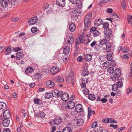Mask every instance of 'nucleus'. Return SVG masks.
<instances>
[{
	"label": "nucleus",
	"mask_w": 132,
	"mask_h": 132,
	"mask_svg": "<svg viewBox=\"0 0 132 132\" xmlns=\"http://www.w3.org/2000/svg\"><path fill=\"white\" fill-rule=\"evenodd\" d=\"M56 3L59 6L63 7L65 4V0H56Z\"/></svg>",
	"instance_id": "nucleus-9"
},
{
	"label": "nucleus",
	"mask_w": 132,
	"mask_h": 132,
	"mask_svg": "<svg viewBox=\"0 0 132 132\" xmlns=\"http://www.w3.org/2000/svg\"><path fill=\"white\" fill-rule=\"evenodd\" d=\"M75 121L76 125L78 126H82L83 125L84 122L83 120L81 118L77 119Z\"/></svg>",
	"instance_id": "nucleus-11"
},
{
	"label": "nucleus",
	"mask_w": 132,
	"mask_h": 132,
	"mask_svg": "<svg viewBox=\"0 0 132 132\" xmlns=\"http://www.w3.org/2000/svg\"><path fill=\"white\" fill-rule=\"evenodd\" d=\"M59 68L56 66H53L51 70V72L53 75H55L59 71Z\"/></svg>",
	"instance_id": "nucleus-8"
},
{
	"label": "nucleus",
	"mask_w": 132,
	"mask_h": 132,
	"mask_svg": "<svg viewBox=\"0 0 132 132\" xmlns=\"http://www.w3.org/2000/svg\"><path fill=\"white\" fill-rule=\"evenodd\" d=\"M125 129V128L122 127L118 128L117 129V130L118 132H120V131H122V130Z\"/></svg>",
	"instance_id": "nucleus-62"
},
{
	"label": "nucleus",
	"mask_w": 132,
	"mask_h": 132,
	"mask_svg": "<svg viewBox=\"0 0 132 132\" xmlns=\"http://www.w3.org/2000/svg\"><path fill=\"white\" fill-rule=\"evenodd\" d=\"M38 20L37 16H35L31 18L29 20L28 22L30 25H32L36 23Z\"/></svg>",
	"instance_id": "nucleus-3"
},
{
	"label": "nucleus",
	"mask_w": 132,
	"mask_h": 132,
	"mask_svg": "<svg viewBox=\"0 0 132 132\" xmlns=\"http://www.w3.org/2000/svg\"><path fill=\"white\" fill-rule=\"evenodd\" d=\"M62 99L65 102L68 101L69 98V96L67 93H63L62 91V94H61Z\"/></svg>",
	"instance_id": "nucleus-5"
},
{
	"label": "nucleus",
	"mask_w": 132,
	"mask_h": 132,
	"mask_svg": "<svg viewBox=\"0 0 132 132\" xmlns=\"http://www.w3.org/2000/svg\"><path fill=\"white\" fill-rule=\"evenodd\" d=\"M78 38L79 39L81 43H83L84 41V36L83 35H81Z\"/></svg>",
	"instance_id": "nucleus-37"
},
{
	"label": "nucleus",
	"mask_w": 132,
	"mask_h": 132,
	"mask_svg": "<svg viewBox=\"0 0 132 132\" xmlns=\"http://www.w3.org/2000/svg\"><path fill=\"white\" fill-rule=\"evenodd\" d=\"M82 106L81 105L78 104L75 106V111L77 112H80L82 111Z\"/></svg>",
	"instance_id": "nucleus-18"
},
{
	"label": "nucleus",
	"mask_w": 132,
	"mask_h": 132,
	"mask_svg": "<svg viewBox=\"0 0 132 132\" xmlns=\"http://www.w3.org/2000/svg\"><path fill=\"white\" fill-rule=\"evenodd\" d=\"M103 23V21L101 19H96L94 22L95 25L97 26H99L101 24H102Z\"/></svg>",
	"instance_id": "nucleus-21"
},
{
	"label": "nucleus",
	"mask_w": 132,
	"mask_h": 132,
	"mask_svg": "<svg viewBox=\"0 0 132 132\" xmlns=\"http://www.w3.org/2000/svg\"><path fill=\"white\" fill-rule=\"evenodd\" d=\"M116 84L118 87L119 88L121 87L123 85L122 82L119 81L117 82Z\"/></svg>",
	"instance_id": "nucleus-47"
},
{
	"label": "nucleus",
	"mask_w": 132,
	"mask_h": 132,
	"mask_svg": "<svg viewBox=\"0 0 132 132\" xmlns=\"http://www.w3.org/2000/svg\"><path fill=\"white\" fill-rule=\"evenodd\" d=\"M41 74L39 73H37L35 75V77L36 79H39V77L40 76Z\"/></svg>",
	"instance_id": "nucleus-53"
},
{
	"label": "nucleus",
	"mask_w": 132,
	"mask_h": 132,
	"mask_svg": "<svg viewBox=\"0 0 132 132\" xmlns=\"http://www.w3.org/2000/svg\"><path fill=\"white\" fill-rule=\"evenodd\" d=\"M97 28L96 27H93L90 30V32L92 33L94 37H96L100 34V32L97 30Z\"/></svg>",
	"instance_id": "nucleus-2"
},
{
	"label": "nucleus",
	"mask_w": 132,
	"mask_h": 132,
	"mask_svg": "<svg viewBox=\"0 0 132 132\" xmlns=\"http://www.w3.org/2000/svg\"><path fill=\"white\" fill-rule=\"evenodd\" d=\"M34 102L35 103L39 105L41 104L40 100L37 98H35L34 99Z\"/></svg>",
	"instance_id": "nucleus-38"
},
{
	"label": "nucleus",
	"mask_w": 132,
	"mask_h": 132,
	"mask_svg": "<svg viewBox=\"0 0 132 132\" xmlns=\"http://www.w3.org/2000/svg\"><path fill=\"white\" fill-rule=\"evenodd\" d=\"M52 93L50 92H48L46 93L45 95V97L46 98H50L51 97Z\"/></svg>",
	"instance_id": "nucleus-33"
},
{
	"label": "nucleus",
	"mask_w": 132,
	"mask_h": 132,
	"mask_svg": "<svg viewBox=\"0 0 132 132\" xmlns=\"http://www.w3.org/2000/svg\"><path fill=\"white\" fill-rule=\"evenodd\" d=\"M20 126L18 127L17 129V132H20V131L21 128L23 126L22 125H21V124L20 123Z\"/></svg>",
	"instance_id": "nucleus-58"
},
{
	"label": "nucleus",
	"mask_w": 132,
	"mask_h": 132,
	"mask_svg": "<svg viewBox=\"0 0 132 132\" xmlns=\"http://www.w3.org/2000/svg\"><path fill=\"white\" fill-rule=\"evenodd\" d=\"M16 57L17 59L19 60L23 57V55L20 52H18L16 53Z\"/></svg>",
	"instance_id": "nucleus-27"
},
{
	"label": "nucleus",
	"mask_w": 132,
	"mask_h": 132,
	"mask_svg": "<svg viewBox=\"0 0 132 132\" xmlns=\"http://www.w3.org/2000/svg\"><path fill=\"white\" fill-rule=\"evenodd\" d=\"M88 98L90 100H94L95 99V96L94 94H90L88 95Z\"/></svg>",
	"instance_id": "nucleus-30"
},
{
	"label": "nucleus",
	"mask_w": 132,
	"mask_h": 132,
	"mask_svg": "<svg viewBox=\"0 0 132 132\" xmlns=\"http://www.w3.org/2000/svg\"><path fill=\"white\" fill-rule=\"evenodd\" d=\"M106 34L107 38L109 40L110 39L112 35L111 30L110 29H108L106 31Z\"/></svg>",
	"instance_id": "nucleus-23"
},
{
	"label": "nucleus",
	"mask_w": 132,
	"mask_h": 132,
	"mask_svg": "<svg viewBox=\"0 0 132 132\" xmlns=\"http://www.w3.org/2000/svg\"><path fill=\"white\" fill-rule=\"evenodd\" d=\"M70 52V49L68 46H65L64 48L63 52L64 53L67 54Z\"/></svg>",
	"instance_id": "nucleus-28"
},
{
	"label": "nucleus",
	"mask_w": 132,
	"mask_h": 132,
	"mask_svg": "<svg viewBox=\"0 0 132 132\" xmlns=\"http://www.w3.org/2000/svg\"><path fill=\"white\" fill-rule=\"evenodd\" d=\"M109 65L110 63L109 62L107 61L106 62L103 64V68L106 69L108 68Z\"/></svg>",
	"instance_id": "nucleus-32"
},
{
	"label": "nucleus",
	"mask_w": 132,
	"mask_h": 132,
	"mask_svg": "<svg viewBox=\"0 0 132 132\" xmlns=\"http://www.w3.org/2000/svg\"><path fill=\"white\" fill-rule=\"evenodd\" d=\"M106 11L108 13H111L113 11L112 9L109 8L107 9Z\"/></svg>",
	"instance_id": "nucleus-64"
},
{
	"label": "nucleus",
	"mask_w": 132,
	"mask_h": 132,
	"mask_svg": "<svg viewBox=\"0 0 132 132\" xmlns=\"http://www.w3.org/2000/svg\"><path fill=\"white\" fill-rule=\"evenodd\" d=\"M8 119H5L3 121L2 124L4 127H7L9 125L10 123V120Z\"/></svg>",
	"instance_id": "nucleus-16"
},
{
	"label": "nucleus",
	"mask_w": 132,
	"mask_h": 132,
	"mask_svg": "<svg viewBox=\"0 0 132 132\" xmlns=\"http://www.w3.org/2000/svg\"><path fill=\"white\" fill-rule=\"evenodd\" d=\"M76 28L75 24L73 23H71L70 25L69 30L70 31L73 32L75 31Z\"/></svg>",
	"instance_id": "nucleus-22"
},
{
	"label": "nucleus",
	"mask_w": 132,
	"mask_h": 132,
	"mask_svg": "<svg viewBox=\"0 0 132 132\" xmlns=\"http://www.w3.org/2000/svg\"><path fill=\"white\" fill-rule=\"evenodd\" d=\"M130 57V55L129 54H127L123 55L122 56V58L124 59H127L129 58Z\"/></svg>",
	"instance_id": "nucleus-45"
},
{
	"label": "nucleus",
	"mask_w": 132,
	"mask_h": 132,
	"mask_svg": "<svg viewBox=\"0 0 132 132\" xmlns=\"http://www.w3.org/2000/svg\"><path fill=\"white\" fill-rule=\"evenodd\" d=\"M53 121L55 125H58L60 124L61 123L62 121V120L60 117L57 116L55 118Z\"/></svg>",
	"instance_id": "nucleus-7"
},
{
	"label": "nucleus",
	"mask_w": 132,
	"mask_h": 132,
	"mask_svg": "<svg viewBox=\"0 0 132 132\" xmlns=\"http://www.w3.org/2000/svg\"><path fill=\"white\" fill-rule=\"evenodd\" d=\"M9 0H2L1 4L4 8H6L7 7Z\"/></svg>",
	"instance_id": "nucleus-17"
},
{
	"label": "nucleus",
	"mask_w": 132,
	"mask_h": 132,
	"mask_svg": "<svg viewBox=\"0 0 132 132\" xmlns=\"http://www.w3.org/2000/svg\"><path fill=\"white\" fill-rule=\"evenodd\" d=\"M75 106V103L73 102L69 101L68 103L66 108L68 109H71L74 108Z\"/></svg>",
	"instance_id": "nucleus-13"
},
{
	"label": "nucleus",
	"mask_w": 132,
	"mask_h": 132,
	"mask_svg": "<svg viewBox=\"0 0 132 132\" xmlns=\"http://www.w3.org/2000/svg\"><path fill=\"white\" fill-rule=\"evenodd\" d=\"M104 28H109V24L108 23H105L103 24Z\"/></svg>",
	"instance_id": "nucleus-55"
},
{
	"label": "nucleus",
	"mask_w": 132,
	"mask_h": 132,
	"mask_svg": "<svg viewBox=\"0 0 132 132\" xmlns=\"http://www.w3.org/2000/svg\"><path fill=\"white\" fill-rule=\"evenodd\" d=\"M92 56L91 54H87L85 55V60L89 61L91 60Z\"/></svg>",
	"instance_id": "nucleus-25"
},
{
	"label": "nucleus",
	"mask_w": 132,
	"mask_h": 132,
	"mask_svg": "<svg viewBox=\"0 0 132 132\" xmlns=\"http://www.w3.org/2000/svg\"><path fill=\"white\" fill-rule=\"evenodd\" d=\"M77 4V6L79 8H80L82 6V3L81 1H78V3L77 2L76 3Z\"/></svg>",
	"instance_id": "nucleus-46"
},
{
	"label": "nucleus",
	"mask_w": 132,
	"mask_h": 132,
	"mask_svg": "<svg viewBox=\"0 0 132 132\" xmlns=\"http://www.w3.org/2000/svg\"><path fill=\"white\" fill-rule=\"evenodd\" d=\"M6 107V104L3 102H0V110H4Z\"/></svg>",
	"instance_id": "nucleus-24"
},
{
	"label": "nucleus",
	"mask_w": 132,
	"mask_h": 132,
	"mask_svg": "<svg viewBox=\"0 0 132 132\" xmlns=\"http://www.w3.org/2000/svg\"><path fill=\"white\" fill-rule=\"evenodd\" d=\"M83 60V58L81 56H79L77 59V61L80 62L82 61Z\"/></svg>",
	"instance_id": "nucleus-51"
},
{
	"label": "nucleus",
	"mask_w": 132,
	"mask_h": 132,
	"mask_svg": "<svg viewBox=\"0 0 132 132\" xmlns=\"http://www.w3.org/2000/svg\"><path fill=\"white\" fill-rule=\"evenodd\" d=\"M127 94H128L132 92V87H129L126 89Z\"/></svg>",
	"instance_id": "nucleus-44"
},
{
	"label": "nucleus",
	"mask_w": 132,
	"mask_h": 132,
	"mask_svg": "<svg viewBox=\"0 0 132 132\" xmlns=\"http://www.w3.org/2000/svg\"><path fill=\"white\" fill-rule=\"evenodd\" d=\"M74 75H72V76H70L66 79V81L67 83H71L73 85L74 78L73 77Z\"/></svg>",
	"instance_id": "nucleus-6"
},
{
	"label": "nucleus",
	"mask_w": 132,
	"mask_h": 132,
	"mask_svg": "<svg viewBox=\"0 0 132 132\" xmlns=\"http://www.w3.org/2000/svg\"><path fill=\"white\" fill-rule=\"evenodd\" d=\"M107 71L110 73H112L113 72V67H110L107 69Z\"/></svg>",
	"instance_id": "nucleus-41"
},
{
	"label": "nucleus",
	"mask_w": 132,
	"mask_h": 132,
	"mask_svg": "<svg viewBox=\"0 0 132 132\" xmlns=\"http://www.w3.org/2000/svg\"><path fill=\"white\" fill-rule=\"evenodd\" d=\"M38 116H40L41 118H43L45 115V114L43 112H40L38 114Z\"/></svg>",
	"instance_id": "nucleus-40"
},
{
	"label": "nucleus",
	"mask_w": 132,
	"mask_h": 132,
	"mask_svg": "<svg viewBox=\"0 0 132 132\" xmlns=\"http://www.w3.org/2000/svg\"><path fill=\"white\" fill-rule=\"evenodd\" d=\"M90 41V40L89 38H86L85 40H84L83 43L85 44L86 45L89 43Z\"/></svg>",
	"instance_id": "nucleus-52"
},
{
	"label": "nucleus",
	"mask_w": 132,
	"mask_h": 132,
	"mask_svg": "<svg viewBox=\"0 0 132 132\" xmlns=\"http://www.w3.org/2000/svg\"><path fill=\"white\" fill-rule=\"evenodd\" d=\"M113 16L114 17L113 18L116 19V18L117 20H119V16L117 15L116 13H114V14L113 15Z\"/></svg>",
	"instance_id": "nucleus-63"
},
{
	"label": "nucleus",
	"mask_w": 132,
	"mask_h": 132,
	"mask_svg": "<svg viewBox=\"0 0 132 132\" xmlns=\"http://www.w3.org/2000/svg\"><path fill=\"white\" fill-rule=\"evenodd\" d=\"M89 92V91L88 90L87 88L85 89L84 90H83V93L85 94H88V93Z\"/></svg>",
	"instance_id": "nucleus-61"
},
{
	"label": "nucleus",
	"mask_w": 132,
	"mask_h": 132,
	"mask_svg": "<svg viewBox=\"0 0 132 132\" xmlns=\"http://www.w3.org/2000/svg\"><path fill=\"white\" fill-rule=\"evenodd\" d=\"M109 52V54L107 55V59L108 61L111 60L112 59V55L113 54V52L111 51Z\"/></svg>",
	"instance_id": "nucleus-26"
},
{
	"label": "nucleus",
	"mask_w": 132,
	"mask_h": 132,
	"mask_svg": "<svg viewBox=\"0 0 132 132\" xmlns=\"http://www.w3.org/2000/svg\"><path fill=\"white\" fill-rule=\"evenodd\" d=\"M109 63L110 65L111 66L114 67L116 65V62L114 60H112V61L110 62Z\"/></svg>",
	"instance_id": "nucleus-49"
},
{
	"label": "nucleus",
	"mask_w": 132,
	"mask_h": 132,
	"mask_svg": "<svg viewBox=\"0 0 132 132\" xmlns=\"http://www.w3.org/2000/svg\"><path fill=\"white\" fill-rule=\"evenodd\" d=\"M84 30H87L88 29V27L90 26V22L89 19L86 17L84 21Z\"/></svg>",
	"instance_id": "nucleus-1"
},
{
	"label": "nucleus",
	"mask_w": 132,
	"mask_h": 132,
	"mask_svg": "<svg viewBox=\"0 0 132 132\" xmlns=\"http://www.w3.org/2000/svg\"><path fill=\"white\" fill-rule=\"evenodd\" d=\"M97 123L96 121L94 122L92 124V127L93 129H95L97 127Z\"/></svg>",
	"instance_id": "nucleus-48"
},
{
	"label": "nucleus",
	"mask_w": 132,
	"mask_h": 132,
	"mask_svg": "<svg viewBox=\"0 0 132 132\" xmlns=\"http://www.w3.org/2000/svg\"><path fill=\"white\" fill-rule=\"evenodd\" d=\"M91 114V108L88 107V118L89 119Z\"/></svg>",
	"instance_id": "nucleus-42"
},
{
	"label": "nucleus",
	"mask_w": 132,
	"mask_h": 132,
	"mask_svg": "<svg viewBox=\"0 0 132 132\" xmlns=\"http://www.w3.org/2000/svg\"><path fill=\"white\" fill-rule=\"evenodd\" d=\"M89 72L87 70H84L81 73L82 75L85 76L88 75V74Z\"/></svg>",
	"instance_id": "nucleus-39"
},
{
	"label": "nucleus",
	"mask_w": 132,
	"mask_h": 132,
	"mask_svg": "<svg viewBox=\"0 0 132 132\" xmlns=\"http://www.w3.org/2000/svg\"><path fill=\"white\" fill-rule=\"evenodd\" d=\"M121 72L119 68H116L114 71L113 73L116 76L119 77L121 75Z\"/></svg>",
	"instance_id": "nucleus-20"
},
{
	"label": "nucleus",
	"mask_w": 132,
	"mask_h": 132,
	"mask_svg": "<svg viewBox=\"0 0 132 132\" xmlns=\"http://www.w3.org/2000/svg\"><path fill=\"white\" fill-rule=\"evenodd\" d=\"M110 127H112L115 129H117L118 128V126L117 125H114L113 124H111L110 125Z\"/></svg>",
	"instance_id": "nucleus-59"
},
{
	"label": "nucleus",
	"mask_w": 132,
	"mask_h": 132,
	"mask_svg": "<svg viewBox=\"0 0 132 132\" xmlns=\"http://www.w3.org/2000/svg\"><path fill=\"white\" fill-rule=\"evenodd\" d=\"M107 42V40L106 39H103L100 41L99 44L101 45H103L105 44Z\"/></svg>",
	"instance_id": "nucleus-43"
},
{
	"label": "nucleus",
	"mask_w": 132,
	"mask_h": 132,
	"mask_svg": "<svg viewBox=\"0 0 132 132\" xmlns=\"http://www.w3.org/2000/svg\"><path fill=\"white\" fill-rule=\"evenodd\" d=\"M88 82V79L86 78H84L82 79V83L86 84Z\"/></svg>",
	"instance_id": "nucleus-56"
},
{
	"label": "nucleus",
	"mask_w": 132,
	"mask_h": 132,
	"mask_svg": "<svg viewBox=\"0 0 132 132\" xmlns=\"http://www.w3.org/2000/svg\"><path fill=\"white\" fill-rule=\"evenodd\" d=\"M31 30L32 32L34 33L37 32V29L36 27H33L31 28Z\"/></svg>",
	"instance_id": "nucleus-50"
},
{
	"label": "nucleus",
	"mask_w": 132,
	"mask_h": 132,
	"mask_svg": "<svg viewBox=\"0 0 132 132\" xmlns=\"http://www.w3.org/2000/svg\"><path fill=\"white\" fill-rule=\"evenodd\" d=\"M110 77L111 79L113 81H115L119 79V77L116 76L113 73V74L111 75Z\"/></svg>",
	"instance_id": "nucleus-29"
},
{
	"label": "nucleus",
	"mask_w": 132,
	"mask_h": 132,
	"mask_svg": "<svg viewBox=\"0 0 132 132\" xmlns=\"http://www.w3.org/2000/svg\"><path fill=\"white\" fill-rule=\"evenodd\" d=\"M3 117L4 119H9L10 117V114L9 110H5L3 113Z\"/></svg>",
	"instance_id": "nucleus-14"
},
{
	"label": "nucleus",
	"mask_w": 132,
	"mask_h": 132,
	"mask_svg": "<svg viewBox=\"0 0 132 132\" xmlns=\"http://www.w3.org/2000/svg\"><path fill=\"white\" fill-rule=\"evenodd\" d=\"M106 50H107V52H110V51L111 50V45L110 44H107L106 45Z\"/></svg>",
	"instance_id": "nucleus-34"
},
{
	"label": "nucleus",
	"mask_w": 132,
	"mask_h": 132,
	"mask_svg": "<svg viewBox=\"0 0 132 132\" xmlns=\"http://www.w3.org/2000/svg\"><path fill=\"white\" fill-rule=\"evenodd\" d=\"M73 125H71L69 127L65 128L63 130L62 132H72V129H73Z\"/></svg>",
	"instance_id": "nucleus-12"
},
{
	"label": "nucleus",
	"mask_w": 132,
	"mask_h": 132,
	"mask_svg": "<svg viewBox=\"0 0 132 132\" xmlns=\"http://www.w3.org/2000/svg\"><path fill=\"white\" fill-rule=\"evenodd\" d=\"M11 50L8 47L6 50L5 54H9L11 52Z\"/></svg>",
	"instance_id": "nucleus-36"
},
{
	"label": "nucleus",
	"mask_w": 132,
	"mask_h": 132,
	"mask_svg": "<svg viewBox=\"0 0 132 132\" xmlns=\"http://www.w3.org/2000/svg\"><path fill=\"white\" fill-rule=\"evenodd\" d=\"M13 51L15 52H17L21 50L19 47H16L14 48L13 49Z\"/></svg>",
	"instance_id": "nucleus-54"
},
{
	"label": "nucleus",
	"mask_w": 132,
	"mask_h": 132,
	"mask_svg": "<svg viewBox=\"0 0 132 132\" xmlns=\"http://www.w3.org/2000/svg\"><path fill=\"white\" fill-rule=\"evenodd\" d=\"M34 71L33 68L32 67H29L26 69L25 71V74L28 75V74Z\"/></svg>",
	"instance_id": "nucleus-19"
},
{
	"label": "nucleus",
	"mask_w": 132,
	"mask_h": 132,
	"mask_svg": "<svg viewBox=\"0 0 132 132\" xmlns=\"http://www.w3.org/2000/svg\"><path fill=\"white\" fill-rule=\"evenodd\" d=\"M53 80L57 82L62 83L64 81V79L63 77L57 76L53 78Z\"/></svg>",
	"instance_id": "nucleus-10"
},
{
	"label": "nucleus",
	"mask_w": 132,
	"mask_h": 132,
	"mask_svg": "<svg viewBox=\"0 0 132 132\" xmlns=\"http://www.w3.org/2000/svg\"><path fill=\"white\" fill-rule=\"evenodd\" d=\"M55 84L51 80H49L47 81L46 82V85L49 88L53 87L55 86Z\"/></svg>",
	"instance_id": "nucleus-15"
},
{
	"label": "nucleus",
	"mask_w": 132,
	"mask_h": 132,
	"mask_svg": "<svg viewBox=\"0 0 132 132\" xmlns=\"http://www.w3.org/2000/svg\"><path fill=\"white\" fill-rule=\"evenodd\" d=\"M122 8L124 10L126 9V4L125 0H122L121 2Z\"/></svg>",
	"instance_id": "nucleus-31"
},
{
	"label": "nucleus",
	"mask_w": 132,
	"mask_h": 132,
	"mask_svg": "<svg viewBox=\"0 0 132 132\" xmlns=\"http://www.w3.org/2000/svg\"><path fill=\"white\" fill-rule=\"evenodd\" d=\"M62 94V91L59 92L56 89L53 90H52V95L54 97H60Z\"/></svg>",
	"instance_id": "nucleus-4"
},
{
	"label": "nucleus",
	"mask_w": 132,
	"mask_h": 132,
	"mask_svg": "<svg viewBox=\"0 0 132 132\" xmlns=\"http://www.w3.org/2000/svg\"><path fill=\"white\" fill-rule=\"evenodd\" d=\"M108 120V118H105L102 120L103 122L105 123L108 122L109 121Z\"/></svg>",
	"instance_id": "nucleus-57"
},
{
	"label": "nucleus",
	"mask_w": 132,
	"mask_h": 132,
	"mask_svg": "<svg viewBox=\"0 0 132 132\" xmlns=\"http://www.w3.org/2000/svg\"><path fill=\"white\" fill-rule=\"evenodd\" d=\"M118 87L116 84L113 85L112 86V89L113 91H116L118 89Z\"/></svg>",
	"instance_id": "nucleus-35"
},
{
	"label": "nucleus",
	"mask_w": 132,
	"mask_h": 132,
	"mask_svg": "<svg viewBox=\"0 0 132 132\" xmlns=\"http://www.w3.org/2000/svg\"><path fill=\"white\" fill-rule=\"evenodd\" d=\"M80 40L78 38H76V44L77 45L80 44Z\"/></svg>",
	"instance_id": "nucleus-60"
}]
</instances>
